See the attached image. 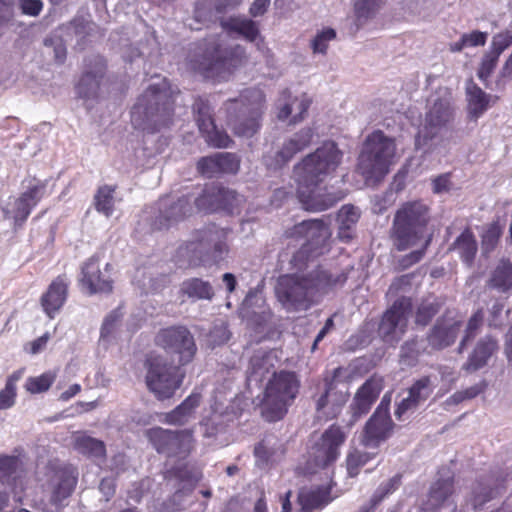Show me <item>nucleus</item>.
Masks as SVG:
<instances>
[{"mask_svg": "<svg viewBox=\"0 0 512 512\" xmlns=\"http://www.w3.org/2000/svg\"><path fill=\"white\" fill-rule=\"evenodd\" d=\"M490 285L501 292L512 288V262L501 260L498 263L492 273Z\"/></svg>", "mask_w": 512, "mask_h": 512, "instance_id": "a18cd8bd", "label": "nucleus"}, {"mask_svg": "<svg viewBox=\"0 0 512 512\" xmlns=\"http://www.w3.org/2000/svg\"><path fill=\"white\" fill-rule=\"evenodd\" d=\"M191 212V199L188 196H182L175 202L163 199L159 203V213L152 221L151 226L155 230L167 229L183 220Z\"/></svg>", "mask_w": 512, "mask_h": 512, "instance_id": "4be33fe9", "label": "nucleus"}, {"mask_svg": "<svg viewBox=\"0 0 512 512\" xmlns=\"http://www.w3.org/2000/svg\"><path fill=\"white\" fill-rule=\"evenodd\" d=\"M382 390L381 380L370 378L357 391L351 404L354 421L367 414Z\"/></svg>", "mask_w": 512, "mask_h": 512, "instance_id": "c756f323", "label": "nucleus"}, {"mask_svg": "<svg viewBox=\"0 0 512 512\" xmlns=\"http://www.w3.org/2000/svg\"><path fill=\"white\" fill-rule=\"evenodd\" d=\"M360 218V210L353 205H344L337 214L338 237L344 242L353 238L356 224Z\"/></svg>", "mask_w": 512, "mask_h": 512, "instance_id": "e433bc0d", "label": "nucleus"}, {"mask_svg": "<svg viewBox=\"0 0 512 512\" xmlns=\"http://www.w3.org/2000/svg\"><path fill=\"white\" fill-rule=\"evenodd\" d=\"M342 158L343 152L337 144L326 141L295 166L297 196L305 210L321 212L342 199V196L322 194L319 188L320 183L336 172Z\"/></svg>", "mask_w": 512, "mask_h": 512, "instance_id": "f03ea898", "label": "nucleus"}, {"mask_svg": "<svg viewBox=\"0 0 512 512\" xmlns=\"http://www.w3.org/2000/svg\"><path fill=\"white\" fill-rule=\"evenodd\" d=\"M301 505V512H312L314 509H320L332 501L330 489L328 487H317L308 490H302L298 496Z\"/></svg>", "mask_w": 512, "mask_h": 512, "instance_id": "4c0bfd02", "label": "nucleus"}, {"mask_svg": "<svg viewBox=\"0 0 512 512\" xmlns=\"http://www.w3.org/2000/svg\"><path fill=\"white\" fill-rule=\"evenodd\" d=\"M44 53L48 56H53L56 64H63L66 59V46L63 40L58 37H47L44 40Z\"/></svg>", "mask_w": 512, "mask_h": 512, "instance_id": "603ef678", "label": "nucleus"}, {"mask_svg": "<svg viewBox=\"0 0 512 512\" xmlns=\"http://www.w3.org/2000/svg\"><path fill=\"white\" fill-rule=\"evenodd\" d=\"M487 37V32H481L478 30L472 31L471 33H464L458 41L449 45V49L452 52H460L468 47L484 46L487 41Z\"/></svg>", "mask_w": 512, "mask_h": 512, "instance_id": "de8ad7c7", "label": "nucleus"}, {"mask_svg": "<svg viewBox=\"0 0 512 512\" xmlns=\"http://www.w3.org/2000/svg\"><path fill=\"white\" fill-rule=\"evenodd\" d=\"M401 485V475L396 474L389 480L380 484L374 494V502H381L389 494L393 493Z\"/></svg>", "mask_w": 512, "mask_h": 512, "instance_id": "69168bd1", "label": "nucleus"}, {"mask_svg": "<svg viewBox=\"0 0 512 512\" xmlns=\"http://www.w3.org/2000/svg\"><path fill=\"white\" fill-rule=\"evenodd\" d=\"M265 108V95L261 89H245L237 98L224 103L227 125L236 136L251 138L261 127Z\"/></svg>", "mask_w": 512, "mask_h": 512, "instance_id": "39448f33", "label": "nucleus"}, {"mask_svg": "<svg viewBox=\"0 0 512 512\" xmlns=\"http://www.w3.org/2000/svg\"><path fill=\"white\" fill-rule=\"evenodd\" d=\"M425 352L430 353L426 340L411 338L401 345L399 362L405 367H413L418 363L419 356Z\"/></svg>", "mask_w": 512, "mask_h": 512, "instance_id": "58836bf2", "label": "nucleus"}, {"mask_svg": "<svg viewBox=\"0 0 512 512\" xmlns=\"http://www.w3.org/2000/svg\"><path fill=\"white\" fill-rule=\"evenodd\" d=\"M277 362L276 355L272 351L259 349L254 352L250 358L247 370L246 380L249 386H260V384L268 378L272 377L276 372L275 364Z\"/></svg>", "mask_w": 512, "mask_h": 512, "instance_id": "393cba45", "label": "nucleus"}, {"mask_svg": "<svg viewBox=\"0 0 512 512\" xmlns=\"http://www.w3.org/2000/svg\"><path fill=\"white\" fill-rule=\"evenodd\" d=\"M122 316L120 309H115L105 317L101 327V339H107L113 334L121 322Z\"/></svg>", "mask_w": 512, "mask_h": 512, "instance_id": "338daca9", "label": "nucleus"}, {"mask_svg": "<svg viewBox=\"0 0 512 512\" xmlns=\"http://www.w3.org/2000/svg\"><path fill=\"white\" fill-rule=\"evenodd\" d=\"M193 112L200 132L212 129L215 122L212 116V108L208 101L202 98L196 99L193 104Z\"/></svg>", "mask_w": 512, "mask_h": 512, "instance_id": "49530a36", "label": "nucleus"}, {"mask_svg": "<svg viewBox=\"0 0 512 512\" xmlns=\"http://www.w3.org/2000/svg\"><path fill=\"white\" fill-rule=\"evenodd\" d=\"M244 58L245 49L242 46H230L217 35L199 43L190 62L192 68L205 78H225Z\"/></svg>", "mask_w": 512, "mask_h": 512, "instance_id": "20e7f679", "label": "nucleus"}, {"mask_svg": "<svg viewBox=\"0 0 512 512\" xmlns=\"http://www.w3.org/2000/svg\"><path fill=\"white\" fill-rule=\"evenodd\" d=\"M498 349V340L492 335H485L477 341L467 361L463 364L462 369L468 373L478 371L487 365L489 359Z\"/></svg>", "mask_w": 512, "mask_h": 512, "instance_id": "c85d7f7f", "label": "nucleus"}, {"mask_svg": "<svg viewBox=\"0 0 512 512\" xmlns=\"http://www.w3.org/2000/svg\"><path fill=\"white\" fill-rule=\"evenodd\" d=\"M181 366L169 363L163 356H154L148 360L146 384L158 400L171 398L181 386L184 372Z\"/></svg>", "mask_w": 512, "mask_h": 512, "instance_id": "9b49d317", "label": "nucleus"}, {"mask_svg": "<svg viewBox=\"0 0 512 512\" xmlns=\"http://www.w3.org/2000/svg\"><path fill=\"white\" fill-rule=\"evenodd\" d=\"M180 291L193 300H212L214 289L209 281L200 278H189L182 282Z\"/></svg>", "mask_w": 512, "mask_h": 512, "instance_id": "ea45409f", "label": "nucleus"}, {"mask_svg": "<svg viewBox=\"0 0 512 512\" xmlns=\"http://www.w3.org/2000/svg\"><path fill=\"white\" fill-rule=\"evenodd\" d=\"M281 444L274 434L266 435L254 448L256 464L264 466L280 449Z\"/></svg>", "mask_w": 512, "mask_h": 512, "instance_id": "c03bdc74", "label": "nucleus"}, {"mask_svg": "<svg viewBox=\"0 0 512 512\" xmlns=\"http://www.w3.org/2000/svg\"><path fill=\"white\" fill-rule=\"evenodd\" d=\"M348 398L347 386L334 379L325 380V391L316 402V415L325 421L339 415Z\"/></svg>", "mask_w": 512, "mask_h": 512, "instance_id": "a211bd4d", "label": "nucleus"}, {"mask_svg": "<svg viewBox=\"0 0 512 512\" xmlns=\"http://www.w3.org/2000/svg\"><path fill=\"white\" fill-rule=\"evenodd\" d=\"M67 293L68 281L64 276L57 277L49 285L48 290L41 297V305L50 318H53L54 313L64 305Z\"/></svg>", "mask_w": 512, "mask_h": 512, "instance_id": "2f4dec72", "label": "nucleus"}, {"mask_svg": "<svg viewBox=\"0 0 512 512\" xmlns=\"http://www.w3.org/2000/svg\"><path fill=\"white\" fill-rule=\"evenodd\" d=\"M265 307L263 296L256 291H250L242 302L240 315L242 318H250L253 313Z\"/></svg>", "mask_w": 512, "mask_h": 512, "instance_id": "5fc2aeb1", "label": "nucleus"}, {"mask_svg": "<svg viewBox=\"0 0 512 512\" xmlns=\"http://www.w3.org/2000/svg\"><path fill=\"white\" fill-rule=\"evenodd\" d=\"M309 106L310 101L308 99H292L290 92L288 90H284L278 101V119L286 120L289 116L293 115L290 120V124H297L304 119Z\"/></svg>", "mask_w": 512, "mask_h": 512, "instance_id": "72a5a7b5", "label": "nucleus"}, {"mask_svg": "<svg viewBox=\"0 0 512 512\" xmlns=\"http://www.w3.org/2000/svg\"><path fill=\"white\" fill-rule=\"evenodd\" d=\"M499 57H500L499 55L492 52L491 50L487 51L483 55L480 66L477 71V76L484 83L488 80V78L493 73V71L498 63Z\"/></svg>", "mask_w": 512, "mask_h": 512, "instance_id": "680f3d73", "label": "nucleus"}, {"mask_svg": "<svg viewBox=\"0 0 512 512\" xmlns=\"http://www.w3.org/2000/svg\"><path fill=\"white\" fill-rule=\"evenodd\" d=\"M110 265H105V271L100 270L99 256L90 257L81 268V283L88 288L90 294L108 293L112 291V281L108 271Z\"/></svg>", "mask_w": 512, "mask_h": 512, "instance_id": "5701e85b", "label": "nucleus"}, {"mask_svg": "<svg viewBox=\"0 0 512 512\" xmlns=\"http://www.w3.org/2000/svg\"><path fill=\"white\" fill-rule=\"evenodd\" d=\"M346 438L347 432L336 424L329 426L320 435H312L307 450L306 471L313 474L333 465Z\"/></svg>", "mask_w": 512, "mask_h": 512, "instance_id": "1a4fd4ad", "label": "nucleus"}, {"mask_svg": "<svg viewBox=\"0 0 512 512\" xmlns=\"http://www.w3.org/2000/svg\"><path fill=\"white\" fill-rule=\"evenodd\" d=\"M216 193L217 206L233 210L243 202V196L228 188H219Z\"/></svg>", "mask_w": 512, "mask_h": 512, "instance_id": "13d9d810", "label": "nucleus"}, {"mask_svg": "<svg viewBox=\"0 0 512 512\" xmlns=\"http://www.w3.org/2000/svg\"><path fill=\"white\" fill-rule=\"evenodd\" d=\"M155 343L167 353L176 356L178 366L192 362L197 353L193 334L181 325L161 329L155 336Z\"/></svg>", "mask_w": 512, "mask_h": 512, "instance_id": "f8f14e48", "label": "nucleus"}, {"mask_svg": "<svg viewBox=\"0 0 512 512\" xmlns=\"http://www.w3.org/2000/svg\"><path fill=\"white\" fill-rule=\"evenodd\" d=\"M71 444L76 452L87 458L102 460L106 457L104 442L92 437L87 431L73 432Z\"/></svg>", "mask_w": 512, "mask_h": 512, "instance_id": "473e14b6", "label": "nucleus"}, {"mask_svg": "<svg viewBox=\"0 0 512 512\" xmlns=\"http://www.w3.org/2000/svg\"><path fill=\"white\" fill-rule=\"evenodd\" d=\"M440 305L436 301H423L417 311L415 316V323L417 325L426 326L432 318L439 312Z\"/></svg>", "mask_w": 512, "mask_h": 512, "instance_id": "bf43d9fd", "label": "nucleus"}, {"mask_svg": "<svg viewBox=\"0 0 512 512\" xmlns=\"http://www.w3.org/2000/svg\"><path fill=\"white\" fill-rule=\"evenodd\" d=\"M477 248L473 233L466 229L456 238L449 250L457 251L461 259L470 265L475 258Z\"/></svg>", "mask_w": 512, "mask_h": 512, "instance_id": "79ce46f5", "label": "nucleus"}, {"mask_svg": "<svg viewBox=\"0 0 512 512\" xmlns=\"http://www.w3.org/2000/svg\"><path fill=\"white\" fill-rule=\"evenodd\" d=\"M197 170L207 178L220 174L217 153L202 157L197 163Z\"/></svg>", "mask_w": 512, "mask_h": 512, "instance_id": "e2e57ef3", "label": "nucleus"}, {"mask_svg": "<svg viewBox=\"0 0 512 512\" xmlns=\"http://www.w3.org/2000/svg\"><path fill=\"white\" fill-rule=\"evenodd\" d=\"M314 135V131L310 127L301 129L295 133L291 138L284 142L282 148L276 152L275 159L272 160L269 156L265 157V163L274 169L280 168L290 161L295 154L308 147Z\"/></svg>", "mask_w": 512, "mask_h": 512, "instance_id": "b1692460", "label": "nucleus"}, {"mask_svg": "<svg viewBox=\"0 0 512 512\" xmlns=\"http://www.w3.org/2000/svg\"><path fill=\"white\" fill-rule=\"evenodd\" d=\"M78 481V471L72 465H65L55 471L51 480L52 504L59 506L62 502L71 496Z\"/></svg>", "mask_w": 512, "mask_h": 512, "instance_id": "a878e982", "label": "nucleus"}, {"mask_svg": "<svg viewBox=\"0 0 512 512\" xmlns=\"http://www.w3.org/2000/svg\"><path fill=\"white\" fill-rule=\"evenodd\" d=\"M105 71L106 64L102 57L92 56L87 58L85 60V69L76 86L78 96L85 99L95 98Z\"/></svg>", "mask_w": 512, "mask_h": 512, "instance_id": "412c9836", "label": "nucleus"}, {"mask_svg": "<svg viewBox=\"0 0 512 512\" xmlns=\"http://www.w3.org/2000/svg\"><path fill=\"white\" fill-rule=\"evenodd\" d=\"M412 309L411 299L401 297L383 314L378 325V336L391 346H395L407 330L408 318Z\"/></svg>", "mask_w": 512, "mask_h": 512, "instance_id": "ddd939ff", "label": "nucleus"}, {"mask_svg": "<svg viewBox=\"0 0 512 512\" xmlns=\"http://www.w3.org/2000/svg\"><path fill=\"white\" fill-rule=\"evenodd\" d=\"M453 121V109L448 100L436 99L426 112L422 128L418 132L416 145L426 144L442 137Z\"/></svg>", "mask_w": 512, "mask_h": 512, "instance_id": "4468645a", "label": "nucleus"}, {"mask_svg": "<svg viewBox=\"0 0 512 512\" xmlns=\"http://www.w3.org/2000/svg\"><path fill=\"white\" fill-rule=\"evenodd\" d=\"M502 235V227L499 223H491L482 235V252L491 253L497 246Z\"/></svg>", "mask_w": 512, "mask_h": 512, "instance_id": "6e6d98bb", "label": "nucleus"}, {"mask_svg": "<svg viewBox=\"0 0 512 512\" xmlns=\"http://www.w3.org/2000/svg\"><path fill=\"white\" fill-rule=\"evenodd\" d=\"M389 402L383 397L381 403L367 421L362 443L368 448H377L392 433L393 422L389 414Z\"/></svg>", "mask_w": 512, "mask_h": 512, "instance_id": "dca6fc26", "label": "nucleus"}, {"mask_svg": "<svg viewBox=\"0 0 512 512\" xmlns=\"http://www.w3.org/2000/svg\"><path fill=\"white\" fill-rule=\"evenodd\" d=\"M200 133L205 138V141L213 147L227 148L233 143L229 135L224 130L218 129L215 123L212 129H207Z\"/></svg>", "mask_w": 512, "mask_h": 512, "instance_id": "4d7b16f0", "label": "nucleus"}, {"mask_svg": "<svg viewBox=\"0 0 512 512\" xmlns=\"http://www.w3.org/2000/svg\"><path fill=\"white\" fill-rule=\"evenodd\" d=\"M454 493V478L450 471L439 472V477L432 483L426 506L428 510L434 511L444 505L452 504L451 497Z\"/></svg>", "mask_w": 512, "mask_h": 512, "instance_id": "cd10ccee", "label": "nucleus"}, {"mask_svg": "<svg viewBox=\"0 0 512 512\" xmlns=\"http://www.w3.org/2000/svg\"><path fill=\"white\" fill-rule=\"evenodd\" d=\"M173 90L163 80L150 85L131 110V123L139 130L155 133L172 123Z\"/></svg>", "mask_w": 512, "mask_h": 512, "instance_id": "7ed1b4c3", "label": "nucleus"}, {"mask_svg": "<svg viewBox=\"0 0 512 512\" xmlns=\"http://www.w3.org/2000/svg\"><path fill=\"white\" fill-rule=\"evenodd\" d=\"M229 231L215 224L196 230L180 253L189 257L191 265H214L223 261L228 253L227 244Z\"/></svg>", "mask_w": 512, "mask_h": 512, "instance_id": "423d86ee", "label": "nucleus"}, {"mask_svg": "<svg viewBox=\"0 0 512 512\" xmlns=\"http://www.w3.org/2000/svg\"><path fill=\"white\" fill-rule=\"evenodd\" d=\"M336 32L332 28H326L319 32L311 42V47L314 53L325 54L328 48V43L335 39Z\"/></svg>", "mask_w": 512, "mask_h": 512, "instance_id": "0e129e2a", "label": "nucleus"}, {"mask_svg": "<svg viewBox=\"0 0 512 512\" xmlns=\"http://www.w3.org/2000/svg\"><path fill=\"white\" fill-rule=\"evenodd\" d=\"M228 326L224 322L216 323L210 330L208 335V342L212 346H219L226 343L230 338Z\"/></svg>", "mask_w": 512, "mask_h": 512, "instance_id": "774afa93", "label": "nucleus"}, {"mask_svg": "<svg viewBox=\"0 0 512 512\" xmlns=\"http://www.w3.org/2000/svg\"><path fill=\"white\" fill-rule=\"evenodd\" d=\"M114 190L109 186L100 187L94 196V205L98 212L109 217L114 208Z\"/></svg>", "mask_w": 512, "mask_h": 512, "instance_id": "09e8293b", "label": "nucleus"}, {"mask_svg": "<svg viewBox=\"0 0 512 512\" xmlns=\"http://www.w3.org/2000/svg\"><path fill=\"white\" fill-rule=\"evenodd\" d=\"M505 479L501 472H493L480 477L472 484L466 496V504L473 510L482 509L486 503L498 497L504 489Z\"/></svg>", "mask_w": 512, "mask_h": 512, "instance_id": "f3484780", "label": "nucleus"}, {"mask_svg": "<svg viewBox=\"0 0 512 512\" xmlns=\"http://www.w3.org/2000/svg\"><path fill=\"white\" fill-rule=\"evenodd\" d=\"M484 320V313L482 309H478L468 320L464 336L460 341L458 351L462 353L467 343L473 340L480 331Z\"/></svg>", "mask_w": 512, "mask_h": 512, "instance_id": "8fccbe9b", "label": "nucleus"}, {"mask_svg": "<svg viewBox=\"0 0 512 512\" xmlns=\"http://www.w3.org/2000/svg\"><path fill=\"white\" fill-rule=\"evenodd\" d=\"M395 143L382 131L369 135L358 158L357 169L367 182H376L388 173Z\"/></svg>", "mask_w": 512, "mask_h": 512, "instance_id": "6e6552de", "label": "nucleus"}, {"mask_svg": "<svg viewBox=\"0 0 512 512\" xmlns=\"http://www.w3.org/2000/svg\"><path fill=\"white\" fill-rule=\"evenodd\" d=\"M200 403L201 395L192 393L172 411L165 413L163 421L169 425L183 426L195 418Z\"/></svg>", "mask_w": 512, "mask_h": 512, "instance_id": "f704fd0d", "label": "nucleus"}, {"mask_svg": "<svg viewBox=\"0 0 512 512\" xmlns=\"http://www.w3.org/2000/svg\"><path fill=\"white\" fill-rule=\"evenodd\" d=\"M299 386L294 372L280 371L269 378L263 402V414L268 421H277L284 416L298 394Z\"/></svg>", "mask_w": 512, "mask_h": 512, "instance_id": "9d476101", "label": "nucleus"}, {"mask_svg": "<svg viewBox=\"0 0 512 512\" xmlns=\"http://www.w3.org/2000/svg\"><path fill=\"white\" fill-rule=\"evenodd\" d=\"M45 192V183L36 181L30 184L26 191L15 201L14 219L21 226L28 218L33 207L37 205Z\"/></svg>", "mask_w": 512, "mask_h": 512, "instance_id": "7c9ffc66", "label": "nucleus"}, {"mask_svg": "<svg viewBox=\"0 0 512 512\" xmlns=\"http://www.w3.org/2000/svg\"><path fill=\"white\" fill-rule=\"evenodd\" d=\"M314 251L302 246L280 254L287 274L278 277L274 291L278 302L287 312L306 311L318 304L330 292L344 286L351 269L333 272L317 265Z\"/></svg>", "mask_w": 512, "mask_h": 512, "instance_id": "f257e3e1", "label": "nucleus"}, {"mask_svg": "<svg viewBox=\"0 0 512 512\" xmlns=\"http://www.w3.org/2000/svg\"><path fill=\"white\" fill-rule=\"evenodd\" d=\"M433 392V384L429 376L416 380L408 389V395L404 397L395 410L398 420L404 421L422 406Z\"/></svg>", "mask_w": 512, "mask_h": 512, "instance_id": "6ab92c4d", "label": "nucleus"}, {"mask_svg": "<svg viewBox=\"0 0 512 512\" xmlns=\"http://www.w3.org/2000/svg\"><path fill=\"white\" fill-rule=\"evenodd\" d=\"M375 454L368 452L353 450L347 455L346 466L347 472L350 477H355L359 474V470L363 467Z\"/></svg>", "mask_w": 512, "mask_h": 512, "instance_id": "864d4df0", "label": "nucleus"}, {"mask_svg": "<svg viewBox=\"0 0 512 512\" xmlns=\"http://www.w3.org/2000/svg\"><path fill=\"white\" fill-rule=\"evenodd\" d=\"M462 327V322L451 317L438 318L426 335L430 351L443 350L455 343Z\"/></svg>", "mask_w": 512, "mask_h": 512, "instance_id": "aec40b11", "label": "nucleus"}, {"mask_svg": "<svg viewBox=\"0 0 512 512\" xmlns=\"http://www.w3.org/2000/svg\"><path fill=\"white\" fill-rule=\"evenodd\" d=\"M429 220V208L425 203L422 201L404 203L397 210L393 220V238L396 248L400 251L406 250L425 239Z\"/></svg>", "mask_w": 512, "mask_h": 512, "instance_id": "0eeeda50", "label": "nucleus"}, {"mask_svg": "<svg viewBox=\"0 0 512 512\" xmlns=\"http://www.w3.org/2000/svg\"><path fill=\"white\" fill-rule=\"evenodd\" d=\"M294 234L304 237L305 242L302 246H308L317 254L321 253L318 250L322 249L329 238L328 227L319 219L304 220L295 225Z\"/></svg>", "mask_w": 512, "mask_h": 512, "instance_id": "bb28decb", "label": "nucleus"}, {"mask_svg": "<svg viewBox=\"0 0 512 512\" xmlns=\"http://www.w3.org/2000/svg\"><path fill=\"white\" fill-rule=\"evenodd\" d=\"M55 380V375L51 372L44 373L38 377L27 379L25 387L32 394L47 391Z\"/></svg>", "mask_w": 512, "mask_h": 512, "instance_id": "052dcab7", "label": "nucleus"}, {"mask_svg": "<svg viewBox=\"0 0 512 512\" xmlns=\"http://www.w3.org/2000/svg\"><path fill=\"white\" fill-rule=\"evenodd\" d=\"M466 95L468 112L473 119H478L491 104L496 103L498 100V96L487 94L472 80L467 83Z\"/></svg>", "mask_w": 512, "mask_h": 512, "instance_id": "c9c22d12", "label": "nucleus"}, {"mask_svg": "<svg viewBox=\"0 0 512 512\" xmlns=\"http://www.w3.org/2000/svg\"><path fill=\"white\" fill-rule=\"evenodd\" d=\"M148 438L159 453L167 456H184L193 446V435L189 429L173 431L157 427L148 431Z\"/></svg>", "mask_w": 512, "mask_h": 512, "instance_id": "2eb2a0df", "label": "nucleus"}, {"mask_svg": "<svg viewBox=\"0 0 512 512\" xmlns=\"http://www.w3.org/2000/svg\"><path fill=\"white\" fill-rule=\"evenodd\" d=\"M23 469V462L16 455H0V483L11 485Z\"/></svg>", "mask_w": 512, "mask_h": 512, "instance_id": "37998d69", "label": "nucleus"}, {"mask_svg": "<svg viewBox=\"0 0 512 512\" xmlns=\"http://www.w3.org/2000/svg\"><path fill=\"white\" fill-rule=\"evenodd\" d=\"M223 26L228 31L241 35L249 42H255L260 36L257 23L248 18H230L223 23Z\"/></svg>", "mask_w": 512, "mask_h": 512, "instance_id": "a19ab883", "label": "nucleus"}, {"mask_svg": "<svg viewBox=\"0 0 512 512\" xmlns=\"http://www.w3.org/2000/svg\"><path fill=\"white\" fill-rule=\"evenodd\" d=\"M385 2L386 0H354V12L358 21L373 17Z\"/></svg>", "mask_w": 512, "mask_h": 512, "instance_id": "3c124183", "label": "nucleus"}]
</instances>
